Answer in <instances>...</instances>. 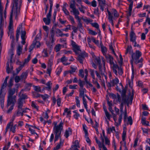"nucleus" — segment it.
Masks as SVG:
<instances>
[{
	"instance_id": "f257e3e1",
	"label": "nucleus",
	"mask_w": 150,
	"mask_h": 150,
	"mask_svg": "<svg viewBox=\"0 0 150 150\" xmlns=\"http://www.w3.org/2000/svg\"><path fill=\"white\" fill-rule=\"evenodd\" d=\"M22 3V0H13V7L11 13L10 21L8 27V35L10 38L13 40V21L12 19L13 15L15 16V19H17V17L19 15L20 10Z\"/></svg>"
},
{
	"instance_id": "f03ea898",
	"label": "nucleus",
	"mask_w": 150,
	"mask_h": 150,
	"mask_svg": "<svg viewBox=\"0 0 150 150\" xmlns=\"http://www.w3.org/2000/svg\"><path fill=\"white\" fill-rule=\"evenodd\" d=\"M16 90L14 88L10 89L8 92L7 107L8 108L7 112L9 113L13 108L17 99L16 96L14 95Z\"/></svg>"
},
{
	"instance_id": "7ed1b4c3",
	"label": "nucleus",
	"mask_w": 150,
	"mask_h": 150,
	"mask_svg": "<svg viewBox=\"0 0 150 150\" xmlns=\"http://www.w3.org/2000/svg\"><path fill=\"white\" fill-rule=\"evenodd\" d=\"M142 54L141 52L139 50H136L135 52L132 54V59L131 60L132 70V75L131 77L132 80H133L134 78V73L133 65V62H134L136 64L139 63V60H138V59L141 56Z\"/></svg>"
},
{
	"instance_id": "20e7f679",
	"label": "nucleus",
	"mask_w": 150,
	"mask_h": 150,
	"mask_svg": "<svg viewBox=\"0 0 150 150\" xmlns=\"http://www.w3.org/2000/svg\"><path fill=\"white\" fill-rule=\"evenodd\" d=\"M22 24H20L17 30V34L16 35V40L18 41L19 34L21 33V37L22 39L21 43L24 45L25 43V40L26 38L25 36L26 32L23 28H22Z\"/></svg>"
},
{
	"instance_id": "39448f33",
	"label": "nucleus",
	"mask_w": 150,
	"mask_h": 150,
	"mask_svg": "<svg viewBox=\"0 0 150 150\" xmlns=\"http://www.w3.org/2000/svg\"><path fill=\"white\" fill-rule=\"evenodd\" d=\"M63 129V123L61 122L58 125L56 124L53 128V132L55 134L54 142L57 141L60 137L62 130Z\"/></svg>"
},
{
	"instance_id": "423d86ee",
	"label": "nucleus",
	"mask_w": 150,
	"mask_h": 150,
	"mask_svg": "<svg viewBox=\"0 0 150 150\" xmlns=\"http://www.w3.org/2000/svg\"><path fill=\"white\" fill-rule=\"evenodd\" d=\"M107 12L108 14V19L109 21L113 26L114 25L113 20H115L119 16V14L115 9H113L111 12H110L108 10Z\"/></svg>"
},
{
	"instance_id": "0eeeda50",
	"label": "nucleus",
	"mask_w": 150,
	"mask_h": 150,
	"mask_svg": "<svg viewBox=\"0 0 150 150\" xmlns=\"http://www.w3.org/2000/svg\"><path fill=\"white\" fill-rule=\"evenodd\" d=\"M1 0H0V26H2L6 18V9L4 10Z\"/></svg>"
},
{
	"instance_id": "6e6552de",
	"label": "nucleus",
	"mask_w": 150,
	"mask_h": 150,
	"mask_svg": "<svg viewBox=\"0 0 150 150\" xmlns=\"http://www.w3.org/2000/svg\"><path fill=\"white\" fill-rule=\"evenodd\" d=\"M70 8L71 9L70 11L71 13H72L75 16V18L79 21H80V19L79 16L80 13L79 10L76 9L74 3H71L70 5Z\"/></svg>"
},
{
	"instance_id": "1a4fd4ad",
	"label": "nucleus",
	"mask_w": 150,
	"mask_h": 150,
	"mask_svg": "<svg viewBox=\"0 0 150 150\" xmlns=\"http://www.w3.org/2000/svg\"><path fill=\"white\" fill-rule=\"evenodd\" d=\"M105 56L107 62L109 63L111 67H112L114 72L115 74H117V71L115 68H116L117 67V65L115 64L113 62V58L109 54H107Z\"/></svg>"
},
{
	"instance_id": "9d476101",
	"label": "nucleus",
	"mask_w": 150,
	"mask_h": 150,
	"mask_svg": "<svg viewBox=\"0 0 150 150\" xmlns=\"http://www.w3.org/2000/svg\"><path fill=\"white\" fill-rule=\"evenodd\" d=\"M17 126L16 125H15L13 126V122H10L6 126V132H7L8 129H9L10 131L12 132L13 133H15Z\"/></svg>"
},
{
	"instance_id": "9b49d317",
	"label": "nucleus",
	"mask_w": 150,
	"mask_h": 150,
	"mask_svg": "<svg viewBox=\"0 0 150 150\" xmlns=\"http://www.w3.org/2000/svg\"><path fill=\"white\" fill-rule=\"evenodd\" d=\"M130 41L133 43L134 46L139 47V45L137 44L136 42V36L133 31L131 32L130 33Z\"/></svg>"
},
{
	"instance_id": "f8f14e48",
	"label": "nucleus",
	"mask_w": 150,
	"mask_h": 150,
	"mask_svg": "<svg viewBox=\"0 0 150 150\" xmlns=\"http://www.w3.org/2000/svg\"><path fill=\"white\" fill-rule=\"evenodd\" d=\"M122 114L121 113L119 116L118 121L117 120L116 115L115 114H114L113 115H112L113 118L115 122V125L116 126H118L120 124L122 118Z\"/></svg>"
},
{
	"instance_id": "ddd939ff",
	"label": "nucleus",
	"mask_w": 150,
	"mask_h": 150,
	"mask_svg": "<svg viewBox=\"0 0 150 150\" xmlns=\"http://www.w3.org/2000/svg\"><path fill=\"white\" fill-rule=\"evenodd\" d=\"M99 6L102 11H103L105 7L106 6V1L105 0H97Z\"/></svg>"
},
{
	"instance_id": "4468645a",
	"label": "nucleus",
	"mask_w": 150,
	"mask_h": 150,
	"mask_svg": "<svg viewBox=\"0 0 150 150\" xmlns=\"http://www.w3.org/2000/svg\"><path fill=\"white\" fill-rule=\"evenodd\" d=\"M87 54L84 52L81 54L79 55L78 57V59L81 63L82 64L84 58L87 57Z\"/></svg>"
},
{
	"instance_id": "2eb2a0df",
	"label": "nucleus",
	"mask_w": 150,
	"mask_h": 150,
	"mask_svg": "<svg viewBox=\"0 0 150 150\" xmlns=\"http://www.w3.org/2000/svg\"><path fill=\"white\" fill-rule=\"evenodd\" d=\"M71 44L73 47V49L76 53L78 54L80 51V48L79 46H78L73 41H71Z\"/></svg>"
},
{
	"instance_id": "dca6fc26",
	"label": "nucleus",
	"mask_w": 150,
	"mask_h": 150,
	"mask_svg": "<svg viewBox=\"0 0 150 150\" xmlns=\"http://www.w3.org/2000/svg\"><path fill=\"white\" fill-rule=\"evenodd\" d=\"M79 96L80 97H83L86 96L85 93H86V90L85 88H80L79 89Z\"/></svg>"
},
{
	"instance_id": "f3484780",
	"label": "nucleus",
	"mask_w": 150,
	"mask_h": 150,
	"mask_svg": "<svg viewBox=\"0 0 150 150\" xmlns=\"http://www.w3.org/2000/svg\"><path fill=\"white\" fill-rule=\"evenodd\" d=\"M59 60H60V61L62 62L63 64L65 65H67L69 64L70 63H68L67 62V58L64 56H63L60 59H58V62H59Z\"/></svg>"
},
{
	"instance_id": "a211bd4d",
	"label": "nucleus",
	"mask_w": 150,
	"mask_h": 150,
	"mask_svg": "<svg viewBox=\"0 0 150 150\" xmlns=\"http://www.w3.org/2000/svg\"><path fill=\"white\" fill-rule=\"evenodd\" d=\"M64 47H66V45H61L59 44L55 46L54 50L56 52H58L60 51L62 47L64 48Z\"/></svg>"
},
{
	"instance_id": "6ab92c4d",
	"label": "nucleus",
	"mask_w": 150,
	"mask_h": 150,
	"mask_svg": "<svg viewBox=\"0 0 150 150\" xmlns=\"http://www.w3.org/2000/svg\"><path fill=\"white\" fill-rule=\"evenodd\" d=\"M4 96L5 94H2L1 92H0V105H1V106L2 108L4 107Z\"/></svg>"
},
{
	"instance_id": "aec40b11",
	"label": "nucleus",
	"mask_w": 150,
	"mask_h": 150,
	"mask_svg": "<svg viewBox=\"0 0 150 150\" xmlns=\"http://www.w3.org/2000/svg\"><path fill=\"white\" fill-rule=\"evenodd\" d=\"M72 130L70 128H68L67 129L65 132L64 136L66 137L67 138L68 137L72 134Z\"/></svg>"
},
{
	"instance_id": "412c9836",
	"label": "nucleus",
	"mask_w": 150,
	"mask_h": 150,
	"mask_svg": "<svg viewBox=\"0 0 150 150\" xmlns=\"http://www.w3.org/2000/svg\"><path fill=\"white\" fill-rule=\"evenodd\" d=\"M79 147L80 146L78 140H76L71 146V148L73 149H76Z\"/></svg>"
},
{
	"instance_id": "4be33fe9",
	"label": "nucleus",
	"mask_w": 150,
	"mask_h": 150,
	"mask_svg": "<svg viewBox=\"0 0 150 150\" xmlns=\"http://www.w3.org/2000/svg\"><path fill=\"white\" fill-rule=\"evenodd\" d=\"M23 46L18 45L17 47L16 52L18 56H20L22 53Z\"/></svg>"
},
{
	"instance_id": "5701e85b",
	"label": "nucleus",
	"mask_w": 150,
	"mask_h": 150,
	"mask_svg": "<svg viewBox=\"0 0 150 150\" xmlns=\"http://www.w3.org/2000/svg\"><path fill=\"white\" fill-rule=\"evenodd\" d=\"M95 138L96 142L98 145L99 150H102L101 148L103 149V146L105 145L104 144H102L101 142L98 140L96 137H95Z\"/></svg>"
},
{
	"instance_id": "b1692460",
	"label": "nucleus",
	"mask_w": 150,
	"mask_h": 150,
	"mask_svg": "<svg viewBox=\"0 0 150 150\" xmlns=\"http://www.w3.org/2000/svg\"><path fill=\"white\" fill-rule=\"evenodd\" d=\"M2 26H0V53L1 52V41L3 35V31Z\"/></svg>"
},
{
	"instance_id": "393cba45",
	"label": "nucleus",
	"mask_w": 150,
	"mask_h": 150,
	"mask_svg": "<svg viewBox=\"0 0 150 150\" xmlns=\"http://www.w3.org/2000/svg\"><path fill=\"white\" fill-rule=\"evenodd\" d=\"M28 127L29 128V130L31 134H37L35 132L34 130V129L36 128V127L35 126L28 125Z\"/></svg>"
},
{
	"instance_id": "a878e982",
	"label": "nucleus",
	"mask_w": 150,
	"mask_h": 150,
	"mask_svg": "<svg viewBox=\"0 0 150 150\" xmlns=\"http://www.w3.org/2000/svg\"><path fill=\"white\" fill-rule=\"evenodd\" d=\"M53 55H51L48 62L47 67H52L53 64Z\"/></svg>"
},
{
	"instance_id": "bb28decb",
	"label": "nucleus",
	"mask_w": 150,
	"mask_h": 150,
	"mask_svg": "<svg viewBox=\"0 0 150 150\" xmlns=\"http://www.w3.org/2000/svg\"><path fill=\"white\" fill-rule=\"evenodd\" d=\"M130 2L131 3L129 6L128 11L127 13V15L128 16H130L131 15L133 6V4L132 1Z\"/></svg>"
},
{
	"instance_id": "cd10ccee",
	"label": "nucleus",
	"mask_w": 150,
	"mask_h": 150,
	"mask_svg": "<svg viewBox=\"0 0 150 150\" xmlns=\"http://www.w3.org/2000/svg\"><path fill=\"white\" fill-rule=\"evenodd\" d=\"M63 143L64 141L60 139L59 143L57 144L56 146L54 148V149L58 150L61 147L63 146Z\"/></svg>"
},
{
	"instance_id": "c85d7f7f",
	"label": "nucleus",
	"mask_w": 150,
	"mask_h": 150,
	"mask_svg": "<svg viewBox=\"0 0 150 150\" xmlns=\"http://www.w3.org/2000/svg\"><path fill=\"white\" fill-rule=\"evenodd\" d=\"M71 114V111L69 110L68 109L66 108L65 109L63 113V115H66L67 117H69Z\"/></svg>"
},
{
	"instance_id": "c756f323",
	"label": "nucleus",
	"mask_w": 150,
	"mask_h": 150,
	"mask_svg": "<svg viewBox=\"0 0 150 150\" xmlns=\"http://www.w3.org/2000/svg\"><path fill=\"white\" fill-rule=\"evenodd\" d=\"M119 82V80L117 78H116L115 79L110 80V83L112 86H114L117 84Z\"/></svg>"
},
{
	"instance_id": "7c9ffc66",
	"label": "nucleus",
	"mask_w": 150,
	"mask_h": 150,
	"mask_svg": "<svg viewBox=\"0 0 150 150\" xmlns=\"http://www.w3.org/2000/svg\"><path fill=\"white\" fill-rule=\"evenodd\" d=\"M24 102V99H20L18 100V108H22L23 106V103Z\"/></svg>"
},
{
	"instance_id": "2f4dec72",
	"label": "nucleus",
	"mask_w": 150,
	"mask_h": 150,
	"mask_svg": "<svg viewBox=\"0 0 150 150\" xmlns=\"http://www.w3.org/2000/svg\"><path fill=\"white\" fill-rule=\"evenodd\" d=\"M50 110L48 109H47L46 112H44L43 114V117L46 119H47L49 117L48 114L50 113Z\"/></svg>"
},
{
	"instance_id": "473e14b6",
	"label": "nucleus",
	"mask_w": 150,
	"mask_h": 150,
	"mask_svg": "<svg viewBox=\"0 0 150 150\" xmlns=\"http://www.w3.org/2000/svg\"><path fill=\"white\" fill-rule=\"evenodd\" d=\"M106 136L105 135V132L104 130H103L102 131V134H100V139L101 141L102 144L104 143V138Z\"/></svg>"
},
{
	"instance_id": "72a5a7b5",
	"label": "nucleus",
	"mask_w": 150,
	"mask_h": 150,
	"mask_svg": "<svg viewBox=\"0 0 150 150\" xmlns=\"http://www.w3.org/2000/svg\"><path fill=\"white\" fill-rule=\"evenodd\" d=\"M41 97L44 100H46L50 96L47 94H45L44 95H38L37 97Z\"/></svg>"
},
{
	"instance_id": "f704fd0d",
	"label": "nucleus",
	"mask_w": 150,
	"mask_h": 150,
	"mask_svg": "<svg viewBox=\"0 0 150 150\" xmlns=\"http://www.w3.org/2000/svg\"><path fill=\"white\" fill-rule=\"evenodd\" d=\"M52 83L50 81H48L45 84L47 86L46 89L48 91H50L51 88V86Z\"/></svg>"
},
{
	"instance_id": "c9c22d12",
	"label": "nucleus",
	"mask_w": 150,
	"mask_h": 150,
	"mask_svg": "<svg viewBox=\"0 0 150 150\" xmlns=\"http://www.w3.org/2000/svg\"><path fill=\"white\" fill-rule=\"evenodd\" d=\"M142 123L143 125L146 126H149V122L148 121L146 120V118L144 117H142Z\"/></svg>"
},
{
	"instance_id": "e433bc0d",
	"label": "nucleus",
	"mask_w": 150,
	"mask_h": 150,
	"mask_svg": "<svg viewBox=\"0 0 150 150\" xmlns=\"http://www.w3.org/2000/svg\"><path fill=\"white\" fill-rule=\"evenodd\" d=\"M34 43V45L35 46H36L37 47H40V44L39 41H38V40L36 39V38H35V40L33 41V43Z\"/></svg>"
},
{
	"instance_id": "4c0bfd02",
	"label": "nucleus",
	"mask_w": 150,
	"mask_h": 150,
	"mask_svg": "<svg viewBox=\"0 0 150 150\" xmlns=\"http://www.w3.org/2000/svg\"><path fill=\"white\" fill-rule=\"evenodd\" d=\"M73 112L74 113L73 116L76 119H78L80 116V114L77 112L76 110H74Z\"/></svg>"
},
{
	"instance_id": "58836bf2",
	"label": "nucleus",
	"mask_w": 150,
	"mask_h": 150,
	"mask_svg": "<svg viewBox=\"0 0 150 150\" xmlns=\"http://www.w3.org/2000/svg\"><path fill=\"white\" fill-rule=\"evenodd\" d=\"M101 47V51L104 55L105 56L107 54H106V52L107 51L106 48V47L103 46L102 45L100 46Z\"/></svg>"
},
{
	"instance_id": "ea45409f",
	"label": "nucleus",
	"mask_w": 150,
	"mask_h": 150,
	"mask_svg": "<svg viewBox=\"0 0 150 150\" xmlns=\"http://www.w3.org/2000/svg\"><path fill=\"white\" fill-rule=\"evenodd\" d=\"M75 100L76 104L77 106L79 107H80V100L79 99V98L78 96H76L75 97Z\"/></svg>"
},
{
	"instance_id": "a19ab883",
	"label": "nucleus",
	"mask_w": 150,
	"mask_h": 150,
	"mask_svg": "<svg viewBox=\"0 0 150 150\" xmlns=\"http://www.w3.org/2000/svg\"><path fill=\"white\" fill-rule=\"evenodd\" d=\"M71 69L70 71V73L71 74H72L75 72L77 69V67L74 66H71Z\"/></svg>"
},
{
	"instance_id": "79ce46f5",
	"label": "nucleus",
	"mask_w": 150,
	"mask_h": 150,
	"mask_svg": "<svg viewBox=\"0 0 150 150\" xmlns=\"http://www.w3.org/2000/svg\"><path fill=\"white\" fill-rule=\"evenodd\" d=\"M56 33L58 34V36H63V33H62V31L59 29H56Z\"/></svg>"
},
{
	"instance_id": "37998d69",
	"label": "nucleus",
	"mask_w": 150,
	"mask_h": 150,
	"mask_svg": "<svg viewBox=\"0 0 150 150\" xmlns=\"http://www.w3.org/2000/svg\"><path fill=\"white\" fill-rule=\"evenodd\" d=\"M43 21L46 25H49L50 23V19L46 18H43Z\"/></svg>"
},
{
	"instance_id": "c03bdc74",
	"label": "nucleus",
	"mask_w": 150,
	"mask_h": 150,
	"mask_svg": "<svg viewBox=\"0 0 150 150\" xmlns=\"http://www.w3.org/2000/svg\"><path fill=\"white\" fill-rule=\"evenodd\" d=\"M85 97H82V102L85 108H87V101H86V99L85 98Z\"/></svg>"
},
{
	"instance_id": "a18cd8bd",
	"label": "nucleus",
	"mask_w": 150,
	"mask_h": 150,
	"mask_svg": "<svg viewBox=\"0 0 150 150\" xmlns=\"http://www.w3.org/2000/svg\"><path fill=\"white\" fill-rule=\"evenodd\" d=\"M115 70L117 71V70H116L117 69L118 71V74H119L120 75H121L123 73V71L122 68L121 67H118V66H117V67L116 68H115ZM117 74H116V75H117Z\"/></svg>"
},
{
	"instance_id": "49530a36",
	"label": "nucleus",
	"mask_w": 150,
	"mask_h": 150,
	"mask_svg": "<svg viewBox=\"0 0 150 150\" xmlns=\"http://www.w3.org/2000/svg\"><path fill=\"white\" fill-rule=\"evenodd\" d=\"M31 106L33 108H35L37 110H38V106L35 102L33 101H32V102Z\"/></svg>"
},
{
	"instance_id": "de8ad7c7",
	"label": "nucleus",
	"mask_w": 150,
	"mask_h": 150,
	"mask_svg": "<svg viewBox=\"0 0 150 150\" xmlns=\"http://www.w3.org/2000/svg\"><path fill=\"white\" fill-rule=\"evenodd\" d=\"M17 115L18 116H23V113L22 111V108H18L17 112Z\"/></svg>"
},
{
	"instance_id": "09e8293b",
	"label": "nucleus",
	"mask_w": 150,
	"mask_h": 150,
	"mask_svg": "<svg viewBox=\"0 0 150 150\" xmlns=\"http://www.w3.org/2000/svg\"><path fill=\"white\" fill-rule=\"evenodd\" d=\"M93 57L94 58V56H95V61L96 65H98L99 64L100 61V57H96V56L94 55H93Z\"/></svg>"
},
{
	"instance_id": "8fccbe9b",
	"label": "nucleus",
	"mask_w": 150,
	"mask_h": 150,
	"mask_svg": "<svg viewBox=\"0 0 150 150\" xmlns=\"http://www.w3.org/2000/svg\"><path fill=\"white\" fill-rule=\"evenodd\" d=\"M8 55L10 56L11 59H12L13 56L14 55V50L13 49L10 50L8 52Z\"/></svg>"
},
{
	"instance_id": "3c124183",
	"label": "nucleus",
	"mask_w": 150,
	"mask_h": 150,
	"mask_svg": "<svg viewBox=\"0 0 150 150\" xmlns=\"http://www.w3.org/2000/svg\"><path fill=\"white\" fill-rule=\"evenodd\" d=\"M28 76V73L23 72L21 76V78L22 79H25Z\"/></svg>"
},
{
	"instance_id": "603ef678",
	"label": "nucleus",
	"mask_w": 150,
	"mask_h": 150,
	"mask_svg": "<svg viewBox=\"0 0 150 150\" xmlns=\"http://www.w3.org/2000/svg\"><path fill=\"white\" fill-rule=\"evenodd\" d=\"M62 10L66 15L67 16L69 15V12L68 10H67L65 7H63L62 8Z\"/></svg>"
},
{
	"instance_id": "864d4df0",
	"label": "nucleus",
	"mask_w": 150,
	"mask_h": 150,
	"mask_svg": "<svg viewBox=\"0 0 150 150\" xmlns=\"http://www.w3.org/2000/svg\"><path fill=\"white\" fill-rule=\"evenodd\" d=\"M62 68L60 67H58L56 70V73L57 75H59V74L62 72Z\"/></svg>"
},
{
	"instance_id": "5fc2aeb1",
	"label": "nucleus",
	"mask_w": 150,
	"mask_h": 150,
	"mask_svg": "<svg viewBox=\"0 0 150 150\" xmlns=\"http://www.w3.org/2000/svg\"><path fill=\"white\" fill-rule=\"evenodd\" d=\"M34 90L37 92H40L41 91L40 87L39 86H33Z\"/></svg>"
},
{
	"instance_id": "6e6d98bb",
	"label": "nucleus",
	"mask_w": 150,
	"mask_h": 150,
	"mask_svg": "<svg viewBox=\"0 0 150 150\" xmlns=\"http://www.w3.org/2000/svg\"><path fill=\"white\" fill-rule=\"evenodd\" d=\"M71 30V25H68L67 28L62 29V30L63 31H65L66 32H67L68 30Z\"/></svg>"
},
{
	"instance_id": "4d7b16f0",
	"label": "nucleus",
	"mask_w": 150,
	"mask_h": 150,
	"mask_svg": "<svg viewBox=\"0 0 150 150\" xmlns=\"http://www.w3.org/2000/svg\"><path fill=\"white\" fill-rule=\"evenodd\" d=\"M90 6H92L93 7H96L97 6V2L95 0H93L91 2Z\"/></svg>"
},
{
	"instance_id": "13d9d810",
	"label": "nucleus",
	"mask_w": 150,
	"mask_h": 150,
	"mask_svg": "<svg viewBox=\"0 0 150 150\" xmlns=\"http://www.w3.org/2000/svg\"><path fill=\"white\" fill-rule=\"evenodd\" d=\"M104 139H105L106 144L108 145H109L110 144V141L107 137L104 138Z\"/></svg>"
},
{
	"instance_id": "bf43d9fd",
	"label": "nucleus",
	"mask_w": 150,
	"mask_h": 150,
	"mask_svg": "<svg viewBox=\"0 0 150 150\" xmlns=\"http://www.w3.org/2000/svg\"><path fill=\"white\" fill-rule=\"evenodd\" d=\"M109 47L110 50L111 51L112 53L114 54V55H115V53L114 51V49L113 47V45L112 43H110L109 45Z\"/></svg>"
},
{
	"instance_id": "052dcab7",
	"label": "nucleus",
	"mask_w": 150,
	"mask_h": 150,
	"mask_svg": "<svg viewBox=\"0 0 150 150\" xmlns=\"http://www.w3.org/2000/svg\"><path fill=\"white\" fill-rule=\"evenodd\" d=\"M83 131H84L85 134H88V132L87 129V127L86 125L85 124L83 125Z\"/></svg>"
},
{
	"instance_id": "680f3d73",
	"label": "nucleus",
	"mask_w": 150,
	"mask_h": 150,
	"mask_svg": "<svg viewBox=\"0 0 150 150\" xmlns=\"http://www.w3.org/2000/svg\"><path fill=\"white\" fill-rule=\"evenodd\" d=\"M105 113L107 118L108 120H110L111 117V115L109 114L107 111H106L105 112Z\"/></svg>"
},
{
	"instance_id": "e2e57ef3",
	"label": "nucleus",
	"mask_w": 150,
	"mask_h": 150,
	"mask_svg": "<svg viewBox=\"0 0 150 150\" xmlns=\"http://www.w3.org/2000/svg\"><path fill=\"white\" fill-rule=\"evenodd\" d=\"M6 65H7L6 71L8 73H9L11 72V70L12 69H10L9 68V63L8 62L7 63Z\"/></svg>"
},
{
	"instance_id": "0e129e2a",
	"label": "nucleus",
	"mask_w": 150,
	"mask_h": 150,
	"mask_svg": "<svg viewBox=\"0 0 150 150\" xmlns=\"http://www.w3.org/2000/svg\"><path fill=\"white\" fill-rule=\"evenodd\" d=\"M69 20L71 21V24H74L75 23L74 19L72 16H69Z\"/></svg>"
},
{
	"instance_id": "69168bd1",
	"label": "nucleus",
	"mask_w": 150,
	"mask_h": 150,
	"mask_svg": "<svg viewBox=\"0 0 150 150\" xmlns=\"http://www.w3.org/2000/svg\"><path fill=\"white\" fill-rule=\"evenodd\" d=\"M42 53L44 57H47L48 56V54L46 49H45L43 50Z\"/></svg>"
},
{
	"instance_id": "338daca9",
	"label": "nucleus",
	"mask_w": 150,
	"mask_h": 150,
	"mask_svg": "<svg viewBox=\"0 0 150 150\" xmlns=\"http://www.w3.org/2000/svg\"><path fill=\"white\" fill-rule=\"evenodd\" d=\"M52 70V67H47V73L49 74V76L50 75L51 71Z\"/></svg>"
},
{
	"instance_id": "774afa93",
	"label": "nucleus",
	"mask_w": 150,
	"mask_h": 150,
	"mask_svg": "<svg viewBox=\"0 0 150 150\" xmlns=\"http://www.w3.org/2000/svg\"><path fill=\"white\" fill-rule=\"evenodd\" d=\"M146 23H147L149 25H150V18L147 17L145 22L144 23V25Z\"/></svg>"
}]
</instances>
